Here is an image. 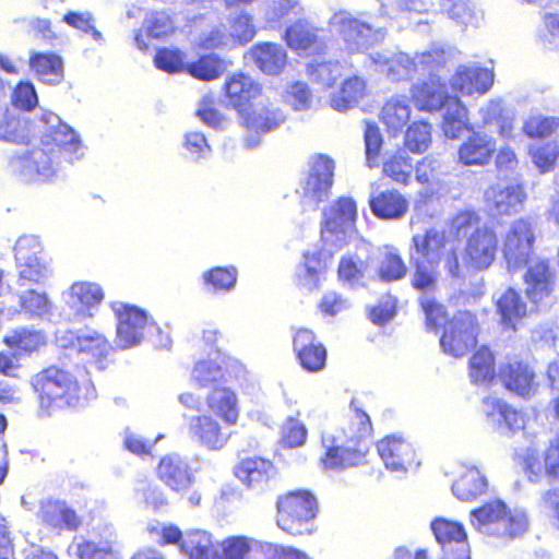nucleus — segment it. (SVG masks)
<instances>
[{"label":"nucleus","mask_w":559,"mask_h":559,"mask_svg":"<svg viewBox=\"0 0 559 559\" xmlns=\"http://www.w3.org/2000/svg\"><path fill=\"white\" fill-rule=\"evenodd\" d=\"M415 263L413 285L416 289L430 292L439 277V267L452 278H463V266L460 262L457 248L452 243L444 230L436 227L415 234L412 238Z\"/></svg>","instance_id":"obj_1"},{"label":"nucleus","mask_w":559,"mask_h":559,"mask_svg":"<svg viewBox=\"0 0 559 559\" xmlns=\"http://www.w3.org/2000/svg\"><path fill=\"white\" fill-rule=\"evenodd\" d=\"M31 385L38 394L40 407L46 411L76 406L81 401L95 396L90 381L79 384L70 372L57 367H49L33 376Z\"/></svg>","instance_id":"obj_2"},{"label":"nucleus","mask_w":559,"mask_h":559,"mask_svg":"<svg viewBox=\"0 0 559 559\" xmlns=\"http://www.w3.org/2000/svg\"><path fill=\"white\" fill-rule=\"evenodd\" d=\"M349 430V433L346 435V442L332 435L322 436V445L326 451L321 462L325 469L338 472L356 466L364 461L365 450L361 448L360 440L369 436L371 431L369 416L364 412L356 411Z\"/></svg>","instance_id":"obj_3"},{"label":"nucleus","mask_w":559,"mask_h":559,"mask_svg":"<svg viewBox=\"0 0 559 559\" xmlns=\"http://www.w3.org/2000/svg\"><path fill=\"white\" fill-rule=\"evenodd\" d=\"M471 524L479 533L503 539L522 536L528 528L525 511L511 510L501 500H493L471 512Z\"/></svg>","instance_id":"obj_4"},{"label":"nucleus","mask_w":559,"mask_h":559,"mask_svg":"<svg viewBox=\"0 0 559 559\" xmlns=\"http://www.w3.org/2000/svg\"><path fill=\"white\" fill-rule=\"evenodd\" d=\"M276 523L290 535H304L312 532L317 514V499L307 490L288 492L277 500Z\"/></svg>","instance_id":"obj_5"},{"label":"nucleus","mask_w":559,"mask_h":559,"mask_svg":"<svg viewBox=\"0 0 559 559\" xmlns=\"http://www.w3.org/2000/svg\"><path fill=\"white\" fill-rule=\"evenodd\" d=\"M329 26L330 31L343 40L349 52H362L385 37V32L381 27L374 28L346 11L334 13Z\"/></svg>","instance_id":"obj_6"},{"label":"nucleus","mask_w":559,"mask_h":559,"mask_svg":"<svg viewBox=\"0 0 559 559\" xmlns=\"http://www.w3.org/2000/svg\"><path fill=\"white\" fill-rule=\"evenodd\" d=\"M334 169L335 163L329 155L314 154L309 158V173L297 190L305 209L316 210L329 198Z\"/></svg>","instance_id":"obj_7"},{"label":"nucleus","mask_w":559,"mask_h":559,"mask_svg":"<svg viewBox=\"0 0 559 559\" xmlns=\"http://www.w3.org/2000/svg\"><path fill=\"white\" fill-rule=\"evenodd\" d=\"M14 259L21 280L40 283L51 275L49 260L39 237L23 235L14 245Z\"/></svg>","instance_id":"obj_8"},{"label":"nucleus","mask_w":559,"mask_h":559,"mask_svg":"<svg viewBox=\"0 0 559 559\" xmlns=\"http://www.w3.org/2000/svg\"><path fill=\"white\" fill-rule=\"evenodd\" d=\"M356 218V202L349 197L337 199L324 211V224L321 230L323 241L341 248L355 234Z\"/></svg>","instance_id":"obj_9"},{"label":"nucleus","mask_w":559,"mask_h":559,"mask_svg":"<svg viewBox=\"0 0 559 559\" xmlns=\"http://www.w3.org/2000/svg\"><path fill=\"white\" fill-rule=\"evenodd\" d=\"M9 168L21 180L29 182L55 176L59 169V162L56 160L55 151L47 142L45 147H36L12 157Z\"/></svg>","instance_id":"obj_10"},{"label":"nucleus","mask_w":559,"mask_h":559,"mask_svg":"<svg viewBox=\"0 0 559 559\" xmlns=\"http://www.w3.org/2000/svg\"><path fill=\"white\" fill-rule=\"evenodd\" d=\"M498 249V237L496 233L483 226L476 228L466 238L463 249L462 260H460L465 270L484 271L495 261Z\"/></svg>","instance_id":"obj_11"},{"label":"nucleus","mask_w":559,"mask_h":559,"mask_svg":"<svg viewBox=\"0 0 559 559\" xmlns=\"http://www.w3.org/2000/svg\"><path fill=\"white\" fill-rule=\"evenodd\" d=\"M477 323L469 311H461L445 325L440 346L445 354L464 356L476 345Z\"/></svg>","instance_id":"obj_12"},{"label":"nucleus","mask_w":559,"mask_h":559,"mask_svg":"<svg viewBox=\"0 0 559 559\" xmlns=\"http://www.w3.org/2000/svg\"><path fill=\"white\" fill-rule=\"evenodd\" d=\"M534 233L530 222L514 221L503 237V255L509 271H515L528 263L534 243Z\"/></svg>","instance_id":"obj_13"},{"label":"nucleus","mask_w":559,"mask_h":559,"mask_svg":"<svg viewBox=\"0 0 559 559\" xmlns=\"http://www.w3.org/2000/svg\"><path fill=\"white\" fill-rule=\"evenodd\" d=\"M377 450L385 468L392 473L405 474L418 465L413 444L401 436L391 435L381 439Z\"/></svg>","instance_id":"obj_14"},{"label":"nucleus","mask_w":559,"mask_h":559,"mask_svg":"<svg viewBox=\"0 0 559 559\" xmlns=\"http://www.w3.org/2000/svg\"><path fill=\"white\" fill-rule=\"evenodd\" d=\"M117 316L116 344L122 349L136 346L141 343L147 326L145 312L136 307L119 305L114 307Z\"/></svg>","instance_id":"obj_15"},{"label":"nucleus","mask_w":559,"mask_h":559,"mask_svg":"<svg viewBox=\"0 0 559 559\" xmlns=\"http://www.w3.org/2000/svg\"><path fill=\"white\" fill-rule=\"evenodd\" d=\"M189 438L200 447L216 451L225 447L228 435L212 415L199 414L187 419Z\"/></svg>","instance_id":"obj_16"},{"label":"nucleus","mask_w":559,"mask_h":559,"mask_svg":"<svg viewBox=\"0 0 559 559\" xmlns=\"http://www.w3.org/2000/svg\"><path fill=\"white\" fill-rule=\"evenodd\" d=\"M497 151V141L484 131H471L460 145L457 159L464 166H486Z\"/></svg>","instance_id":"obj_17"},{"label":"nucleus","mask_w":559,"mask_h":559,"mask_svg":"<svg viewBox=\"0 0 559 559\" xmlns=\"http://www.w3.org/2000/svg\"><path fill=\"white\" fill-rule=\"evenodd\" d=\"M40 121L45 124V133L51 142L69 155L70 162L83 156V147L79 135L68 124L63 123L59 116L47 112L41 116Z\"/></svg>","instance_id":"obj_18"},{"label":"nucleus","mask_w":559,"mask_h":559,"mask_svg":"<svg viewBox=\"0 0 559 559\" xmlns=\"http://www.w3.org/2000/svg\"><path fill=\"white\" fill-rule=\"evenodd\" d=\"M493 84V72L476 64L460 66L451 79L453 91L462 96L485 94Z\"/></svg>","instance_id":"obj_19"},{"label":"nucleus","mask_w":559,"mask_h":559,"mask_svg":"<svg viewBox=\"0 0 559 559\" xmlns=\"http://www.w3.org/2000/svg\"><path fill=\"white\" fill-rule=\"evenodd\" d=\"M293 347L301 367L309 372H319L325 367L326 349L318 343L314 334L307 329H298Z\"/></svg>","instance_id":"obj_20"},{"label":"nucleus","mask_w":559,"mask_h":559,"mask_svg":"<svg viewBox=\"0 0 559 559\" xmlns=\"http://www.w3.org/2000/svg\"><path fill=\"white\" fill-rule=\"evenodd\" d=\"M157 475L167 487L178 492L188 490L195 480L186 459L175 453L160 460Z\"/></svg>","instance_id":"obj_21"},{"label":"nucleus","mask_w":559,"mask_h":559,"mask_svg":"<svg viewBox=\"0 0 559 559\" xmlns=\"http://www.w3.org/2000/svg\"><path fill=\"white\" fill-rule=\"evenodd\" d=\"M524 282L526 296L534 304H537L552 293L556 284V275L550 271L546 261L534 259L528 265Z\"/></svg>","instance_id":"obj_22"},{"label":"nucleus","mask_w":559,"mask_h":559,"mask_svg":"<svg viewBox=\"0 0 559 559\" xmlns=\"http://www.w3.org/2000/svg\"><path fill=\"white\" fill-rule=\"evenodd\" d=\"M525 199V193L519 185L497 183L485 192L488 209L498 215L518 212Z\"/></svg>","instance_id":"obj_23"},{"label":"nucleus","mask_w":559,"mask_h":559,"mask_svg":"<svg viewBox=\"0 0 559 559\" xmlns=\"http://www.w3.org/2000/svg\"><path fill=\"white\" fill-rule=\"evenodd\" d=\"M104 299L102 287L95 283H74L66 295L67 305L75 311L78 319L93 316V310Z\"/></svg>","instance_id":"obj_24"},{"label":"nucleus","mask_w":559,"mask_h":559,"mask_svg":"<svg viewBox=\"0 0 559 559\" xmlns=\"http://www.w3.org/2000/svg\"><path fill=\"white\" fill-rule=\"evenodd\" d=\"M500 378L506 388L520 396L531 397L538 390L534 370L522 361H512L500 371Z\"/></svg>","instance_id":"obj_25"},{"label":"nucleus","mask_w":559,"mask_h":559,"mask_svg":"<svg viewBox=\"0 0 559 559\" xmlns=\"http://www.w3.org/2000/svg\"><path fill=\"white\" fill-rule=\"evenodd\" d=\"M368 60L376 71L386 74L392 81L406 80L415 74L414 62L404 52H372Z\"/></svg>","instance_id":"obj_26"},{"label":"nucleus","mask_w":559,"mask_h":559,"mask_svg":"<svg viewBox=\"0 0 559 559\" xmlns=\"http://www.w3.org/2000/svg\"><path fill=\"white\" fill-rule=\"evenodd\" d=\"M411 92L417 108L427 111L439 110L452 98L448 95L445 85L436 74L430 75L428 81L414 84Z\"/></svg>","instance_id":"obj_27"},{"label":"nucleus","mask_w":559,"mask_h":559,"mask_svg":"<svg viewBox=\"0 0 559 559\" xmlns=\"http://www.w3.org/2000/svg\"><path fill=\"white\" fill-rule=\"evenodd\" d=\"M369 205L373 215L381 219H400L408 211V201L395 189L372 194Z\"/></svg>","instance_id":"obj_28"},{"label":"nucleus","mask_w":559,"mask_h":559,"mask_svg":"<svg viewBox=\"0 0 559 559\" xmlns=\"http://www.w3.org/2000/svg\"><path fill=\"white\" fill-rule=\"evenodd\" d=\"M497 312L500 314L504 329L515 331L521 321L527 316V305L519 292L507 288L496 299Z\"/></svg>","instance_id":"obj_29"},{"label":"nucleus","mask_w":559,"mask_h":559,"mask_svg":"<svg viewBox=\"0 0 559 559\" xmlns=\"http://www.w3.org/2000/svg\"><path fill=\"white\" fill-rule=\"evenodd\" d=\"M431 530L443 549V556H447V550L451 556L461 555L462 544L468 547L466 533L461 523L438 518L431 523Z\"/></svg>","instance_id":"obj_30"},{"label":"nucleus","mask_w":559,"mask_h":559,"mask_svg":"<svg viewBox=\"0 0 559 559\" xmlns=\"http://www.w3.org/2000/svg\"><path fill=\"white\" fill-rule=\"evenodd\" d=\"M255 66L267 75L280 74L287 62L285 49L273 43H262L253 46L249 51Z\"/></svg>","instance_id":"obj_31"},{"label":"nucleus","mask_w":559,"mask_h":559,"mask_svg":"<svg viewBox=\"0 0 559 559\" xmlns=\"http://www.w3.org/2000/svg\"><path fill=\"white\" fill-rule=\"evenodd\" d=\"M488 489L486 475L475 466H464V471L452 485L453 495L462 501H471L485 495Z\"/></svg>","instance_id":"obj_32"},{"label":"nucleus","mask_w":559,"mask_h":559,"mask_svg":"<svg viewBox=\"0 0 559 559\" xmlns=\"http://www.w3.org/2000/svg\"><path fill=\"white\" fill-rule=\"evenodd\" d=\"M229 104L242 116L247 104L260 93V86L250 76L235 73L225 83Z\"/></svg>","instance_id":"obj_33"},{"label":"nucleus","mask_w":559,"mask_h":559,"mask_svg":"<svg viewBox=\"0 0 559 559\" xmlns=\"http://www.w3.org/2000/svg\"><path fill=\"white\" fill-rule=\"evenodd\" d=\"M57 342L62 347L73 346L93 357L104 356L108 347L106 338L95 331L81 332L76 336L72 332L58 331Z\"/></svg>","instance_id":"obj_34"},{"label":"nucleus","mask_w":559,"mask_h":559,"mask_svg":"<svg viewBox=\"0 0 559 559\" xmlns=\"http://www.w3.org/2000/svg\"><path fill=\"white\" fill-rule=\"evenodd\" d=\"M39 518L47 525L59 530L75 531L81 524L75 511L63 501L44 502L39 510Z\"/></svg>","instance_id":"obj_35"},{"label":"nucleus","mask_w":559,"mask_h":559,"mask_svg":"<svg viewBox=\"0 0 559 559\" xmlns=\"http://www.w3.org/2000/svg\"><path fill=\"white\" fill-rule=\"evenodd\" d=\"M206 405L224 423L235 425L239 418L238 399L228 388H215L206 396Z\"/></svg>","instance_id":"obj_36"},{"label":"nucleus","mask_w":559,"mask_h":559,"mask_svg":"<svg viewBox=\"0 0 559 559\" xmlns=\"http://www.w3.org/2000/svg\"><path fill=\"white\" fill-rule=\"evenodd\" d=\"M274 474L272 462L257 456L243 459L236 467V476L248 487H260Z\"/></svg>","instance_id":"obj_37"},{"label":"nucleus","mask_w":559,"mask_h":559,"mask_svg":"<svg viewBox=\"0 0 559 559\" xmlns=\"http://www.w3.org/2000/svg\"><path fill=\"white\" fill-rule=\"evenodd\" d=\"M180 550L189 559H219L218 544L213 542L210 533L202 530L187 532Z\"/></svg>","instance_id":"obj_38"},{"label":"nucleus","mask_w":559,"mask_h":559,"mask_svg":"<svg viewBox=\"0 0 559 559\" xmlns=\"http://www.w3.org/2000/svg\"><path fill=\"white\" fill-rule=\"evenodd\" d=\"M442 130L447 138L457 139L466 131H473L474 127L469 122L468 110L462 102L452 97L444 105Z\"/></svg>","instance_id":"obj_39"},{"label":"nucleus","mask_w":559,"mask_h":559,"mask_svg":"<svg viewBox=\"0 0 559 559\" xmlns=\"http://www.w3.org/2000/svg\"><path fill=\"white\" fill-rule=\"evenodd\" d=\"M242 119L248 129L259 132L277 128L285 121V116L281 110L271 107L267 102L261 100L253 105L251 112H245Z\"/></svg>","instance_id":"obj_40"},{"label":"nucleus","mask_w":559,"mask_h":559,"mask_svg":"<svg viewBox=\"0 0 559 559\" xmlns=\"http://www.w3.org/2000/svg\"><path fill=\"white\" fill-rule=\"evenodd\" d=\"M411 106L406 96H392L381 109V121L392 134L401 132L411 119Z\"/></svg>","instance_id":"obj_41"},{"label":"nucleus","mask_w":559,"mask_h":559,"mask_svg":"<svg viewBox=\"0 0 559 559\" xmlns=\"http://www.w3.org/2000/svg\"><path fill=\"white\" fill-rule=\"evenodd\" d=\"M366 83L359 76L346 79L341 88L331 96L330 105L337 111H346L355 107L365 96Z\"/></svg>","instance_id":"obj_42"},{"label":"nucleus","mask_w":559,"mask_h":559,"mask_svg":"<svg viewBox=\"0 0 559 559\" xmlns=\"http://www.w3.org/2000/svg\"><path fill=\"white\" fill-rule=\"evenodd\" d=\"M4 343L13 350V357H17L38 350L46 345L47 340L39 331L16 329L4 337Z\"/></svg>","instance_id":"obj_43"},{"label":"nucleus","mask_w":559,"mask_h":559,"mask_svg":"<svg viewBox=\"0 0 559 559\" xmlns=\"http://www.w3.org/2000/svg\"><path fill=\"white\" fill-rule=\"evenodd\" d=\"M29 66L45 83L56 84L63 78L62 60L55 53L35 52L29 58Z\"/></svg>","instance_id":"obj_44"},{"label":"nucleus","mask_w":559,"mask_h":559,"mask_svg":"<svg viewBox=\"0 0 559 559\" xmlns=\"http://www.w3.org/2000/svg\"><path fill=\"white\" fill-rule=\"evenodd\" d=\"M230 62L211 53L201 57L198 61L187 64V72L202 81H212L219 78L229 68Z\"/></svg>","instance_id":"obj_45"},{"label":"nucleus","mask_w":559,"mask_h":559,"mask_svg":"<svg viewBox=\"0 0 559 559\" xmlns=\"http://www.w3.org/2000/svg\"><path fill=\"white\" fill-rule=\"evenodd\" d=\"M285 39L292 49L307 53L314 52L321 47L312 27L301 22L287 28Z\"/></svg>","instance_id":"obj_46"},{"label":"nucleus","mask_w":559,"mask_h":559,"mask_svg":"<svg viewBox=\"0 0 559 559\" xmlns=\"http://www.w3.org/2000/svg\"><path fill=\"white\" fill-rule=\"evenodd\" d=\"M530 444L518 453L519 464L532 483H539L546 476L545 461L542 462L536 439L528 438Z\"/></svg>","instance_id":"obj_47"},{"label":"nucleus","mask_w":559,"mask_h":559,"mask_svg":"<svg viewBox=\"0 0 559 559\" xmlns=\"http://www.w3.org/2000/svg\"><path fill=\"white\" fill-rule=\"evenodd\" d=\"M406 265L394 248L385 247L380 253L377 275L381 281L392 282L406 275Z\"/></svg>","instance_id":"obj_48"},{"label":"nucleus","mask_w":559,"mask_h":559,"mask_svg":"<svg viewBox=\"0 0 559 559\" xmlns=\"http://www.w3.org/2000/svg\"><path fill=\"white\" fill-rule=\"evenodd\" d=\"M440 167L439 162L432 156L424 157L416 167V179L421 183H427L425 197L443 195L447 188L439 180H433V173Z\"/></svg>","instance_id":"obj_49"},{"label":"nucleus","mask_w":559,"mask_h":559,"mask_svg":"<svg viewBox=\"0 0 559 559\" xmlns=\"http://www.w3.org/2000/svg\"><path fill=\"white\" fill-rule=\"evenodd\" d=\"M69 550L80 559H118L114 540L111 539L99 543L82 542L72 544Z\"/></svg>","instance_id":"obj_50"},{"label":"nucleus","mask_w":559,"mask_h":559,"mask_svg":"<svg viewBox=\"0 0 559 559\" xmlns=\"http://www.w3.org/2000/svg\"><path fill=\"white\" fill-rule=\"evenodd\" d=\"M469 376L475 383H488L493 379V356L487 347H481L471 358Z\"/></svg>","instance_id":"obj_51"},{"label":"nucleus","mask_w":559,"mask_h":559,"mask_svg":"<svg viewBox=\"0 0 559 559\" xmlns=\"http://www.w3.org/2000/svg\"><path fill=\"white\" fill-rule=\"evenodd\" d=\"M440 8L459 24L474 25L477 23V12L472 0H441Z\"/></svg>","instance_id":"obj_52"},{"label":"nucleus","mask_w":559,"mask_h":559,"mask_svg":"<svg viewBox=\"0 0 559 559\" xmlns=\"http://www.w3.org/2000/svg\"><path fill=\"white\" fill-rule=\"evenodd\" d=\"M228 21L230 25L228 34L231 36L233 45H243L252 40L255 28L249 14L239 12L230 15Z\"/></svg>","instance_id":"obj_53"},{"label":"nucleus","mask_w":559,"mask_h":559,"mask_svg":"<svg viewBox=\"0 0 559 559\" xmlns=\"http://www.w3.org/2000/svg\"><path fill=\"white\" fill-rule=\"evenodd\" d=\"M503 413L504 414L501 417V423L497 425V429L501 433L511 435L520 430H523L524 436H526L527 439H537V433L528 429L525 414L516 411L515 408H512L509 405L507 406Z\"/></svg>","instance_id":"obj_54"},{"label":"nucleus","mask_w":559,"mask_h":559,"mask_svg":"<svg viewBox=\"0 0 559 559\" xmlns=\"http://www.w3.org/2000/svg\"><path fill=\"white\" fill-rule=\"evenodd\" d=\"M413 170L405 152H399L383 162V174L399 183H407Z\"/></svg>","instance_id":"obj_55"},{"label":"nucleus","mask_w":559,"mask_h":559,"mask_svg":"<svg viewBox=\"0 0 559 559\" xmlns=\"http://www.w3.org/2000/svg\"><path fill=\"white\" fill-rule=\"evenodd\" d=\"M431 143V126L427 122H415L406 131L405 145L413 153L425 152Z\"/></svg>","instance_id":"obj_56"},{"label":"nucleus","mask_w":559,"mask_h":559,"mask_svg":"<svg viewBox=\"0 0 559 559\" xmlns=\"http://www.w3.org/2000/svg\"><path fill=\"white\" fill-rule=\"evenodd\" d=\"M530 154L536 167L542 171H549L558 156L559 147L556 142L536 143L530 147Z\"/></svg>","instance_id":"obj_57"},{"label":"nucleus","mask_w":559,"mask_h":559,"mask_svg":"<svg viewBox=\"0 0 559 559\" xmlns=\"http://www.w3.org/2000/svg\"><path fill=\"white\" fill-rule=\"evenodd\" d=\"M322 273V265L320 260L314 253L305 254V262L298 267L299 284L308 290L318 287L320 275Z\"/></svg>","instance_id":"obj_58"},{"label":"nucleus","mask_w":559,"mask_h":559,"mask_svg":"<svg viewBox=\"0 0 559 559\" xmlns=\"http://www.w3.org/2000/svg\"><path fill=\"white\" fill-rule=\"evenodd\" d=\"M192 379L202 388L223 379V370L216 359L199 360L193 370Z\"/></svg>","instance_id":"obj_59"},{"label":"nucleus","mask_w":559,"mask_h":559,"mask_svg":"<svg viewBox=\"0 0 559 559\" xmlns=\"http://www.w3.org/2000/svg\"><path fill=\"white\" fill-rule=\"evenodd\" d=\"M308 74L312 82L330 87L342 75V66L338 62L310 64Z\"/></svg>","instance_id":"obj_60"},{"label":"nucleus","mask_w":559,"mask_h":559,"mask_svg":"<svg viewBox=\"0 0 559 559\" xmlns=\"http://www.w3.org/2000/svg\"><path fill=\"white\" fill-rule=\"evenodd\" d=\"M284 100L295 110L311 108L313 98L308 85L304 82H295L285 90Z\"/></svg>","instance_id":"obj_61"},{"label":"nucleus","mask_w":559,"mask_h":559,"mask_svg":"<svg viewBox=\"0 0 559 559\" xmlns=\"http://www.w3.org/2000/svg\"><path fill=\"white\" fill-rule=\"evenodd\" d=\"M479 215L471 210L462 211L457 213L450 223V234L456 238L468 237L471 231L479 226Z\"/></svg>","instance_id":"obj_62"},{"label":"nucleus","mask_w":559,"mask_h":559,"mask_svg":"<svg viewBox=\"0 0 559 559\" xmlns=\"http://www.w3.org/2000/svg\"><path fill=\"white\" fill-rule=\"evenodd\" d=\"M204 282L214 290L229 292L237 281V271L234 267H214L203 274Z\"/></svg>","instance_id":"obj_63"},{"label":"nucleus","mask_w":559,"mask_h":559,"mask_svg":"<svg viewBox=\"0 0 559 559\" xmlns=\"http://www.w3.org/2000/svg\"><path fill=\"white\" fill-rule=\"evenodd\" d=\"M22 308L29 316L41 317L50 311L51 304L45 293L27 290L20 297Z\"/></svg>","instance_id":"obj_64"}]
</instances>
